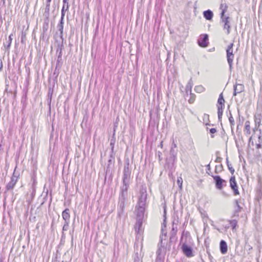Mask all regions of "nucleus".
<instances>
[{"instance_id": "nucleus-34", "label": "nucleus", "mask_w": 262, "mask_h": 262, "mask_svg": "<svg viewBox=\"0 0 262 262\" xmlns=\"http://www.w3.org/2000/svg\"><path fill=\"white\" fill-rule=\"evenodd\" d=\"M145 199H146V196H144L143 195H142L141 196V197L139 198L138 202H143L145 203Z\"/></svg>"}, {"instance_id": "nucleus-29", "label": "nucleus", "mask_w": 262, "mask_h": 262, "mask_svg": "<svg viewBox=\"0 0 262 262\" xmlns=\"http://www.w3.org/2000/svg\"><path fill=\"white\" fill-rule=\"evenodd\" d=\"M177 182L178 184L179 185V187L180 188H181L182 186V183H183L182 178L181 177H178Z\"/></svg>"}, {"instance_id": "nucleus-7", "label": "nucleus", "mask_w": 262, "mask_h": 262, "mask_svg": "<svg viewBox=\"0 0 262 262\" xmlns=\"http://www.w3.org/2000/svg\"><path fill=\"white\" fill-rule=\"evenodd\" d=\"M208 36L207 34L202 35L199 40H198V43L199 46L202 47H206L208 46Z\"/></svg>"}, {"instance_id": "nucleus-1", "label": "nucleus", "mask_w": 262, "mask_h": 262, "mask_svg": "<svg viewBox=\"0 0 262 262\" xmlns=\"http://www.w3.org/2000/svg\"><path fill=\"white\" fill-rule=\"evenodd\" d=\"M190 237L187 232H183L181 238L180 244L182 245V250L183 253L188 257L193 256L192 249L188 246L190 243Z\"/></svg>"}, {"instance_id": "nucleus-13", "label": "nucleus", "mask_w": 262, "mask_h": 262, "mask_svg": "<svg viewBox=\"0 0 262 262\" xmlns=\"http://www.w3.org/2000/svg\"><path fill=\"white\" fill-rule=\"evenodd\" d=\"M220 250L222 254H224L227 252V245L226 243L222 240L220 242Z\"/></svg>"}, {"instance_id": "nucleus-26", "label": "nucleus", "mask_w": 262, "mask_h": 262, "mask_svg": "<svg viewBox=\"0 0 262 262\" xmlns=\"http://www.w3.org/2000/svg\"><path fill=\"white\" fill-rule=\"evenodd\" d=\"M230 224L232 227V229H234L237 225V221L236 220H232L230 222Z\"/></svg>"}, {"instance_id": "nucleus-37", "label": "nucleus", "mask_w": 262, "mask_h": 262, "mask_svg": "<svg viewBox=\"0 0 262 262\" xmlns=\"http://www.w3.org/2000/svg\"><path fill=\"white\" fill-rule=\"evenodd\" d=\"M50 3H48V2H47L46 3V10H48V11L49 10V9H50Z\"/></svg>"}, {"instance_id": "nucleus-27", "label": "nucleus", "mask_w": 262, "mask_h": 262, "mask_svg": "<svg viewBox=\"0 0 262 262\" xmlns=\"http://www.w3.org/2000/svg\"><path fill=\"white\" fill-rule=\"evenodd\" d=\"M69 223L70 222H64L63 228H62V231L64 232L65 231H67L69 229Z\"/></svg>"}, {"instance_id": "nucleus-19", "label": "nucleus", "mask_w": 262, "mask_h": 262, "mask_svg": "<svg viewBox=\"0 0 262 262\" xmlns=\"http://www.w3.org/2000/svg\"><path fill=\"white\" fill-rule=\"evenodd\" d=\"M192 86V84L191 82H189L186 86V92L188 93L189 92L190 94H191V89Z\"/></svg>"}, {"instance_id": "nucleus-35", "label": "nucleus", "mask_w": 262, "mask_h": 262, "mask_svg": "<svg viewBox=\"0 0 262 262\" xmlns=\"http://www.w3.org/2000/svg\"><path fill=\"white\" fill-rule=\"evenodd\" d=\"M68 0H63V4H66V10H68L69 7V3H68Z\"/></svg>"}, {"instance_id": "nucleus-4", "label": "nucleus", "mask_w": 262, "mask_h": 262, "mask_svg": "<svg viewBox=\"0 0 262 262\" xmlns=\"http://www.w3.org/2000/svg\"><path fill=\"white\" fill-rule=\"evenodd\" d=\"M230 185L232 189L234 191V195L239 194V191L238 190V187L235 181V178L234 176L231 177L230 179Z\"/></svg>"}, {"instance_id": "nucleus-42", "label": "nucleus", "mask_w": 262, "mask_h": 262, "mask_svg": "<svg viewBox=\"0 0 262 262\" xmlns=\"http://www.w3.org/2000/svg\"><path fill=\"white\" fill-rule=\"evenodd\" d=\"M251 139H252V137H251L250 138V139H249V141H251Z\"/></svg>"}, {"instance_id": "nucleus-44", "label": "nucleus", "mask_w": 262, "mask_h": 262, "mask_svg": "<svg viewBox=\"0 0 262 262\" xmlns=\"http://www.w3.org/2000/svg\"><path fill=\"white\" fill-rule=\"evenodd\" d=\"M10 39H11V36H9Z\"/></svg>"}, {"instance_id": "nucleus-5", "label": "nucleus", "mask_w": 262, "mask_h": 262, "mask_svg": "<svg viewBox=\"0 0 262 262\" xmlns=\"http://www.w3.org/2000/svg\"><path fill=\"white\" fill-rule=\"evenodd\" d=\"M214 180L215 181L216 187L219 189H221L224 185V183H226V181L221 179L219 176H213Z\"/></svg>"}, {"instance_id": "nucleus-15", "label": "nucleus", "mask_w": 262, "mask_h": 262, "mask_svg": "<svg viewBox=\"0 0 262 262\" xmlns=\"http://www.w3.org/2000/svg\"><path fill=\"white\" fill-rule=\"evenodd\" d=\"M203 14L204 17L209 20L212 19L213 15L212 12L209 10L204 11Z\"/></svg>"}, {"instance_id": "nucleus-40", "label": "nucleus", "mask_w": 262, "mask_h": 262, "mask_svg": "<svg viewBox=\"0 0 262 262\" xmlns=\"http://www.w3.org/2000/svg\"><path fill=\"white\" fill-rule=\"evenodd\" d=\"M51 0H47V2H48V3H50Z\"/></svg>"}, {"instance_id": "nucleus-16", "label": "nucleus", "mask_w": 262, "mask_h": 262, "mask_svg": "<svg viewBox=\"0 0 262 262\" xmlns=\"http://www.w3.org/2000/svg\"><path fill=\"white\" fill-rule=\"evenodd\" d=\"M225 100L223 98V94L221 93L220 96L219 98L217 100V106L218 107V105H220V106H221L222 108H224L225 106Z\"/></svg>"}, {"instance_id": "nucleus-18", "label": "nucleus", "mask_w": 262, "mask_h": 262, "mask_svg": "<svg viewBox=\"0 0 262 262\" xmlns=\"http://www.w3.org/2000/svg\"><path fill=\"white\" fill-rule=\"evenodd\" d=\"M236 209L234 212V216H238V213L241 211L242 208L239 206L238 202L237 200L235 201Z\"/></svg>"}, {"instance_id": "nucleus-23", "label": "nucleus", "mask_w": 262, "mask_h": 262, "mask_svg": "<svg viewBox=\"0 0 262 262\" xmlns=\"http://www.w3.org/2000/svg\"><path fill=\"white\" fill-rule=\"evenodd\" d=\"M217 110H218V111H217L218 118H219V119L220 120L221 118H222V116L223 115V108H222L221 106H220V105H218Z\"/></svg>"}, {"instance_id": "nucleus-24", "label": "nucleus", "mask_w": 262, "mask_h": 262, "mask_svg": "<svg viewBox=\"0 0 262 262\" xmlns=\"http://www.w3.org/2000/svg\"><path fill=\"white\" fill-rule=\"evenodd\" d=\"M129 184L123 183L121 187V190L127 191Z\"/></svg>"}, {"instance_id": "nucleus-14", "label": "nucleus", "mask_w": 262, "mask_h": 262, "mask_svg": "<svg viewBox=\"0 0 262 262\" xmlns=\"http://www.w3.org/2000/svg\"><path fill=\"white\" fill-rule=\"evenodd\" d=\"M250 128V122L249 121H246L244 132L245 134L247 136L251 133Z\"/></svg>"}, {"instance_id": "nucleus-10", "label": "nucleus", "mask_w": 262, "mask_h": 262, "mask_svg": "<svg viewBox=\"0 0 262 262\" xmlns=\"http://www.w3.org/2000/svg\"><path fill=\"white\" fill-rule=\"evenodd\" d=\"M127 195V191L121 190L120 196V207L122 209L123 208L124 206V201Z\"/></svg>"}, {"instance_id": "nucleus-33", "label": "nucleus", "mask_w": 262, "mask_h": 262, "mask_svg": "<svg viewBox=\"0 0 262 262\" xmlns=\"http://www.w3.org/2000/svg\"><path fill=\"white\" fill-rule=\"evenodd\" d=\"M209 132H210V133L211 134H212V135H211V137H212V138H213V137H214V136L213 135V134H214L216 133V132H217V130H216V128H212L210 129Z\"/></svg>"}, {"instance_id": "nucleus-31", "label": "nucleus", "mask_w": 262, "mask_h": 262, "mask_svg": "<svg viewBox=\"0 0 262 262\" xmlns=\"http://www.w3.org/2000/svg\"><path fill=\"white\" fill-rule=\"evenodd\" d=\"M145 202H138L137 208H140L142 207V208H143L144 209H145Z\"/></svg>"}, {"instance_id": "nucleus-6", "label": "nucleus", "mask_w": 262, "mask_h": 262, "mask_svg": "<svg viewBox=\"0 0 262 262\" xmlns=\"http://www.w3.org/2000/svg\"><path fill=\"white\" fill-rule=\"evenodd\" d=\"M17 180L18 177L15 176L14 173L11 177V181L8 183V184L6 186L7 190H8L12 189L14 187L16 182H17Z\"/></svg>"}, {"instance_id": "nucleus-21", "label": "nucleus", "mask_w": 262, "mask_h": 262, "mask_svg": "<svg viewBox=\"0 0 262 262\" xmlns=\"http://www.w3.org/2000/svg\"><path fill=\"white\" fill-rule=\"evenodd\" d=\"M144 210L145 209H144L143 208H137V215L139 217H142L143 216Z\"/></svg>"}, {"instance_id": "nucleus-8", "label": "nucleus", "mask_w": 262, "mask_h": 262, "mask_svg": "<svg viewBox=\"0 0 262 262\" xmlns=\"http://www.w3.org/2000/svg\"><path fill=\"white\" fill-rule=\"evenodd\" d=\"M135 229L137 234H141L143 232L142 228V220L139 219L135 225Z\"/></svg>"}, {"instance_id": "nucleus-25", "label": "nucleus", "mask_w": 262, "mask_h": 262, "mask_svg": "<svg viewBox=\"0 0 262 262\" xmlns=\"http://www.w3.org/2000/svg\"><path fill=\"white\" fill-rule=\"evenodd\" d=\"M63 19H62V18H61L60 24L59 25V30L61 34H62V32H63Z\"/></svg>"}, {"instance_id": "nucleus-22", "label": "nucleus", "mask_w": 262, "mask_h": 262, "mask_svg": "<svg viewBox=\"0 0 262 262\" xmlns=\"http://www.w3.org/2000/svg\"><path fill=\"white\" fill-rule=\"evenodd\" d=\"M227 166H228V168L229 171H230L231 174H233L234 172V169L232 167V164L229 163V162L227 159Z\"/></svg>"}, {"instance_id": "nucleus-17", "label": "nucleus", "mask_w": 262, "mask_h": 262, "mask_svg": "<svg viewBox=\"0 0 262 262\" xmlns=\"http://www.w3.org/2000/svg\"><path fill=\"white\" fill-rule=\"evenodd\" d=\"M165 253V248L162 246H159L158 249L157 251V256H163V254Z\"/></svg>"}, {"instance_id": "nucleus-3", "label": "nucleus", "mask_w": 262, "mask_h": 262, "mask_svg": "<svg viewBox=\"0 0 262 262\" xmlns=\"http://www.w3.org/2000/svg\"><path fill=\"white\" fill-rule=\"evenodd\" d=\"M233 43H231L228 46L226 50L227 61L230 70H231L232 67L233 61L234 57L233 53Z\"/></svg>"}, {"instance_id": "nucleus-2", "label": "nucleus", "mask_w": 262, "mask_h": 262, "mask_svg": "<svg viewBox=\"0 0 262 262\" xmlns=\"http://www.w3.org/2000/svg\"><path fill=\"white\" fill-rule=\"evenodd\" d=\"M225 10L223 9L221 13V23L223 24V29L226 30V34L228 35L230 33V19L229 16H225Z\"/></svg>"}, {"instance_id": "nucleus-28", "label": "nucleus", "mask_w": 262, "mask_h": 262, "mask_svg": "<svg viewBox=\"0 0 262 262\" xmlns=\"http://www.w3.org/2000/svg\"><path fill=\"white\" fill-rule=\"evenodd\" d=\"M66 4H63V7H62V8L61 10V18H62V19H63V17L64 16V12L66 11Z\"/></svg>"}, {"instance_id": "nucleus-43", "label": "nucleus", "mask_w": 262, "mask_h": 262, "mask_svg": "<svg viewBox=\"0 0 262 262\" xmlns=\"http://www.w3.org/2000/svg\"><path fill=\"white\" fill-rule=\"evenodd\" d=\"M111 145H113V143L112 142L111 143Z\"/></svg>"}, {"instance_id": "nucleus-41", "label": "nucleus", "mask_w": 262, "mask_h": 262, "mask_svg": "<svg viewBox=\"0 0 262 262\" xmlns=\"http://www.w3.org/2000/svg\"><path fill=\"white\" fill-rule=\"evenodd\" d=\"M160 146H161V147H162V146H163V142H162L161 143V144H160Z\"/></svg>"}, {"instance_id": "nucleus-39", "label": "nucleus", "mask_w": 262, "mask_h": 262, "mask_svg": "<svg viewBox=\"0 0 262 262\" xmlns=\"http://www.w3.org/2000/svg\"><path fill=\"white\" fill-rule=\"evenodd\" d=\"M194 102V99L193 98H191L189 100V102L190 103H192L193 102Z\"/></svg>"}, {"instance_id": "nucleus-9", "label": "nucleus", "mask_w": 262, "mask_h": 262, "mask_svg": "<svg viewBox=\"0 0 262 262\" xmlns=\"http://www.w3.org/2000/svg\"><path fill=\"white\" fill-rule=\"evenodd\" d=\"M130 173L128 169H124L123 176V183L129 184Z\"/></svg>"}, {"instance_id": "nucleus-36", "label": "nucleus", "mask_w": 262, "mask_h": 262, "mask_svg": "<svg viewBox=\"0 0 262 262\" xmlns=\"http://www.w3.org/2000/svg\"><path fill=\"white\" fill-rule=\"evenodd\" d=\"M209 120V115H207V114H205L204 115V119H203V120L204 121H205L206 120V121H208Z\"/></svg>"}, {"instance_id": "nucleus-20", "label": "nucleus", "mask_w": 262, "mask_h": 262, "mask_svg": "<svg viewBox=\"0 0 262 262\" xmlns=\"http://www.w3.org/2000/svg\"><path fill=\"white\" fill-rule=\"evenodd\" d=\"M195 91L197 93H202L205 91V88L201 85L195 87Z\"/></svg>"}, {"instance_id": "nucleus-38", "label": "nucleus", "mask_w": 262, "mask_h": 262, "mask_svg": "<svg viewBox=\"0 0 262 262\" xmlns=\"http://www.w3.org/2000/svg\"><path fill=\"white\" fill-rule=\"evenodd\" d=\"M3 68V62L1 59H0V70H2Z\"/></svg>"}, {"instance_id": "nucleus-12", "label": "nucleus", "mask_w": 262, "mask_h": 262, "mask_svg": "<svg viewBox=\"0 0 262 262\" xmlns=\"http://www.w3.org/2000/svg\"><path fill=\"white\" fill-rule=\"evenodd\" d=\"M62 217L66 222H70V210L68 208L62 211Z\"/></svg>"}, {"instance_id": "nucleus-11", "label": "nucleus", "mask_w": 262, "mask_h": 262, "mask_svg": "<svg viewBox=\"0 0 262 262\" xmlns=\"http://www.w3.org/2000/svg\"><path fill=\"white\" fill-rule=\"evenodd\" d=\"M244 86L241 84H235L234 86V93L233 95L236 96L237 94L240 93L244 91Z\"/></svg>"}, {"instance_id": "nucleus-30", "label": "nucleus", "mask_w": 262, "mask_h": 262, "mask_svg": "<svg viewBox=\"0 0 262 262\" xmlns=\"http://www.w3.org/2000/svg\"><path fill=\"white\" fill-rule=\"evenodd\" d=\"M164 256H157L156 262H164Z\"/></svg>"}, {"instance_id": "nucleus-32", "label": "nucleus", "mask_w": 262, "mask_h": 262, "mask_svg": "<svg viewBox=\"0 0 262 262\" xmlns=\"http://www.w3.org/2000/svg\"><path fill=\"white\" fill-rule=\"evenodd\" d=\"M229 120L231 125L233 126L234 125V120L231 114H230V116L229 118Z\"/></svg>"}]
</instances>
